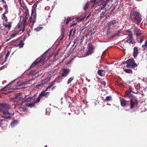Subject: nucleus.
<instances>
[{
  "label": "nucleus",
  "mask_w": 147,
  "mask_h": 147,
  "mask_svg": "<svg viewBox=\"0 0 147 147\" xmlns=\"http://www.w3.org/2000/svg\"><path fill=\"white\" fill-rule=\"evenodd\" d=\"M106 51H104L103 52V53H102V55H105V53H106Z\"/></svg>",
  "instance_id": "obj_64"
},
{
  "label": "nucleus",
  "mask_w": 147,
  "mask_h": 147,
  "mask_svg": "<svg viewBox=\"0 0 147 147\" xmlns=\"http://www.w3.org/2000/svg\"><path fill=\"white\" fill-rule=\"evenodd\" d=\"M70 69H69L63 68L62 70V73L61 74V76H58V78H59L60 77H67L69 72H70Z\"/></svg>",
  "instance_id": "obj_7"
},
{
  "label": "nucleus",
  "mask_w": 147,
  "mask_h": 147,
  "mask_svg": "<svg viewBox=\"0 0 147 147\" xmlns=\"http://www.w3.org/2000/svg\"><path fill=\"white\" fill-rule=\"evenodd\" d=\"M89 5V2H87L86 3L85 5L84 9V10H86L87 9L88 5Z\"/></svg>",
  "instance_id": "obj_33"
},
{
  "label": "nucleus",
  "mask_w": 147,
  "mask_h": 147,
  "mask_svg": "<svg viewBox=\"0 0 147 147\" xmlns=\"http://www.w3.org/2000/svg\"><path fill=\"white\" fill-rule=\"evenodd\" d=\"M101 84L104 85V86H106V82L105 81H102L101 82Z\"/></svg>",
  "instance_id": "obj_50"
},
{
  "label": "nucleus",
  "mask_w": 147,
  "mask_h": 147,
  "mask_svg": "<svg viewBox=\"0 0 147 147\" xmlns=\"http://www.w3.org/2000/svg\"><path fill=\"white\" fill-rule=\"evenodd\" d=\"M105 13V12H102L101 13V15L100 16V18H102L103 16L104 15V14Z\"/></svg>",
  "instance_id": "obj_54"
},
{
  "label": "nucleus",
  "mask_w": 147,
  "mask_h": 147,
  "mask_svg": "<svg viewBox=\"0 0 147 147\" xmlns=\"http://www.w3.org/2000/svg\"><path fill=\"white\" fill-rule=\"evenodd\" d=\"M130 107L131 109L133 108L134 107L135 102L133 101V99H131L130 100Z\"/></svg>",
  "instance_id": "obj_22"
},
{
  "label": "nucleus",
  "mask_w": 147,
  "mask_h": 147,
  "mask_svg": "<svg viewBox=\"0 0 147 147\" xmlns=\"http://www.w3.org/2000/svg\"><path fill=\"white\" fill-rule=\"evenodd\" d=\"M111 96H107L105 99L104 100V101H111Z\"/></svg>",
  "instance_id": "obj_34"
},
{
  "label": "nucleus",
  "mask_w": 147,
  "mask_h": 147,
  "mask_svg": "<svg viewBox=\"0 0 147 147\" xmlns=\"http://www.w3.org/2000/svg\"><path fill=\"white\" fill-rule=\"evenodd\" d=\"M50 80V77L48 76L46 78L42 80V82L44 85L45 84L47 83Z\"/></svg>",
  "instance_id": "obj_19"
},
{
  "label": "nucleus",
  "mask_w": 147,
  "mask_h": 147,
  "mask_svg": "<svg viewBox=\"0 0 147 147\" xmlns=\"http://www.w3.org/2000/svg\"><path fill=\"white\" fill-rule=\"evenodd\" d=\"M24 44L23 41H21L19 42H16L14 45V46L16 47H19L20 48L23 47Z\"/></svg>",
  "instance_id": "obj_10"
},
{
  "label": "nucleus",
  "mask_w": 147,
  "mask_h": 147,
  "mask_svg": "<svg viewBox=\"0 0 147 147\" xmlns=\"http://www.w3.org/2000/svg\"><path fill=\"white\" fill-rule=\"evenodd\" d=\"M117 23H118V22L116 20H112L107 23L106 27L110 28L113 29L114 27L115 24Z\"/></svg>",
  "instance_id": "obj_6"
},
{
  "label": "nucleus",
  "mask_w": 147,
  "mask_h": 147,
  "mask_svg": "<svg viewBox=\"0 0 147 147\" xmlns=\"http://www.w3.org/2000/svg\"><path fill=\"white\" fill-rule=\"evenodd\" d=\"M140 29H138L137 28H135L134 31V34H136L137 33H138L140 32Z\"/></svg>",
  "instance_id": "obj_35"
},
{
  "label": "nucleus",
  "mask_w": 147,
  "mask_h": 147,
  "mask_svg": "<svg viewBox=\"0 0 147 147\" xmlns=\"http://www.w3.org/2000/svg\"><path fill=\"white\" fill-rule=\"evenodd\" d=\"M130 16V20L134 22L135 21V23L137 25H139L142 20L141 16L140 13L136 11H134Z\"/></svg>",
  "instance_id": "obj_1"
},
{
  "label": "nucleus",
  "mask_w": 147,
  "mask_h": 147,
  "mask_svg": "<svg viewBox=\"0 0 147 147\" xmlns=\"http://www.w3.org/2000/svg\"><path fill=\"white\" fill-rule=\"evenodd\" d=\"M125 62L127 64L126 67H127L134 68L137 66V65L135 63L134 60L133 59H130L125 61Z\"/></svg>",
  "instance_id": "obj_4"
},
{
  "label": "nucleus",
  "mask_w": 147,
  "mask_h": 147,
  "mask_svg": "<svg viewBox=\"0 0 147 147\" xmlns=\"http://www.w3.org/2000/svg\"><path fill=\"white\" fill-rule=\"evenodd\" d=\"M37 4L35 3L33 6L32 9L31 16L30 17L28 22L30 23H32V26L34 25L36 22V7Z\"/></svg>",
  "instance_id": "obj_2"
},
{
  "label": "nucleus",
  "mask_w": 147,
  "mask_h": 147,
  "mask_svg": "<svg viewBox=\"0 0 147 147\" xmlns=\"http://www.w3.org/2000/svg\"><path fill=\"white\" fill-rule=\"evenodd\" d=\"M9 55L10 52L9 51H8L7 54L5 55V59H6L7 57L9 56Z\"/></svg>",
  "instance_id": "obj_48"
},
{
  "label": "nucleus",
  "mask_w": 147,
  "mask_h": 147,
  "mask_svg": "<svg viewBox=\"0 0 147 147\" xmlns=\"http://www.w3.org/2000/svg\"><path fill=\"white\" fill-rule=\"evenodd\" d=\"M77 23H73L71 25V27H72L75 25H76V24Z\"/></svg>",
  "instance_id": "obj_60"
},
{
  "label": "nucleus",
  "mask_w": 147,
  "mask_h": 147,
  "mask_svg": "<svg viewBox=\"0 0 147 147\" xmlns=\"http://www.w3.org/2000/svg\"><path fill=\"white\" fill-rule=\"evenodd\" d=\"M88 48L86 53V55H88L92 53L93 51L94 47L91 43L88 44Z\"/></svg>",
  "instance_id": "obj_9"
},
{
  "label": "nucleus",
  "mask_w": 147,
  "mask_h": 147,
  "mask_svg": "<svg viewBox=\"0 0 147 147\" xmlns=\"http://www.w3.org/2000/svg\"><path fill=\"white\" fill-rule=\"evenodd\" d=\"M48 51H49V50H47V51H45L44 52V55H45V54H47V53H48Z\"/></svg>",
  "instance_id": "obj_61"
},
{
  "label": "nucleus",
  "mask_w": 147,
  "mask_h": 147,
  "mask_svg": "<svg viewBox=\"0 0 147 147\" xmlns=\"http://www.w3.org/2000/svg\"><path fill=\"white\" fill-rule=\"evenodd\" d=\"M143 40H144V39L142 38H140V41L139 42V43H141L143 41Z\"/></svg>",
  "instance_id": "obj_53"
},
{
  "label": "nucleus",
  "mask_w": 147,
  "mask_h": 147,
  "mask_svg": "<svg viewBox=\"0 0 147 147\" xmlns=\"http://www.w3.org/2000/svg\"><path fill=\"white\" fill-rule=\"evenodd\" d=\"M145 47L144 48V49H145V48H147V40L145 41V44L142 46V47Z\"/></svg>",
  "instance_id": "obj_44"
},
{
  "label": "nucleus",
  "mask_w": 147,
  "mask_h": 147,
  "mask_svg": "<svg viewBox=\"0 0 147 147\" xmlns=\"http://www.w3.org/2000/svg\"><path fill=\"white\" fill-rule=\"evenodd\" d=\"M27 19L26 18H23V20H22V25L23 27L19 30V32H22L21 33H22L24 32L25 30V26L26 25L27 22Z\"/></svg>",
  "instance_id": "obj_8"
},
{
  "label": "nucleus",
  "mask_w": 147,
  "mask_h": 147,
  "mask_svg": "<svg viewBox=\"0 0 147 147\" xmlns=\"http://www.w3.org/2000/svg\"><path fill=\"white\" fill-rule=\"evenodd\" d=\"M3 34L4 35L7 34L8 32V31L6 30L5 28L2 29Z\"/></svg>",
  "instance_id": "obj_37"
},
{
  "label": "nucleus",
  "mask_w": 147,
  "mask_h": 147,
  "mask_svg": "<svg viewBox=\"0 0 147 147\" xmlns=\"http://www.w3.org/2000/svg\"><path fill=\"white\" fill-rule=\"evenodd\" d=\"M34 97H30L28 98L26 100H25V102H31L32 101V100H34Z\"/></svg>",
  "instance_id": "obj_21"
},
{
  "label": "nucleus",
  "mask_w": 147,
  "mask_h": 147,
  "mask_svg": "<svg viewBox=\"0 0 147 147\" xmlns=\"http://www.w3.org/2000/svg\"><path fill=\"white\" fill-rule=\"evenodd\" d=\"M111 13H109L108 15L106 16V18H107L111 16Z\"/></svg>",
  "instance_id": "obj_58"
},
{
  "label": "nucleus",
  "mask_w": 147,
  "mask_h": 147,
  "mask_svg": "<svg viewBox=\"0 0 147 147\" xmlns=\"http://www.w3.org/2000/svg\"><path fill=\"white\" fill-rule=\"evenodd\" d=\"M26 106L27 107H34L35 105V103L34 102H32L31 103L26 104Z\"/></svg>",
  "instance_id": "obj_23"
},
{
  "label": "nucleus",
  "mask_w": 147,
  "mask_h": 147,
  "mask_svg": "<svg viewBox=\"0 0 147 147\" xmlns=\"http://www.w3.org/2000/svg\"><path fill=\"white\" fill-rule=\"evenodd\" d=\"M79 38H77L76 39L74 42V44H76V45H78L79 43Z\"/></svg>",
  "instance_id": "obj_40"
},
{
  "label": "nucleus",
  "mask_w": 147,
  "mask_h": 147,
  "mask_svg": "<svg viewBox=\"0 0 147 147\" xmlns=\"http://www.w3.org/2000/svg\"><path fill=\"white\" fill-rule=\"evenodd\" d=\"M73 18L72 17H69L66 19V21L65 22V24H67L69 22H71L73 19Z\"/></svg>",
  "instance_id": "obj_25"
},
{
  "label": "nucleus",
  "mask_w": 147,
  "mask_h": 147,
  "mask_svg": "<svg viewBox=\"0 0 147 147\" xmlns=\"http://www.w3.org/2000/svg\"><path fill=\"white\" fill-rule=\"evenodd\" d=\"M138 49L136 47H135L134 48V52L133 55L134 58H136L138 56Z\"/></svg>",
  "instance_id": "obj_13"
},
{
  "label": "nucleus",
  "mask_w": 147,
  "mask_h": 147,
  "mask_svg": "<svg viewBox=\"0 0 147 147\" xmlns=\"http://www.w3.org/2000/svg\"><path fill=\"white\" fill-rule=\"evenodd\" d=\"M2 16V19L4 20L5 22H7L8 20L7 17L4 14H3Z\"/></svg>",
  "instance_id": "obj_30"
},
{
  "label": "nucleus",
  "mask_w": 147,
  "mask_h": 147,
  "mask_svg": "<svg viewBox=\"0 0 147 147\" xmlns=\"http://www.w3.org/2000/svg\"><path fill=\"white\" fill-rule=\"evenodd\" d=\"M41 98L42 97L40 96V94H39V96L37 99L36 100L33 101L35 103V104L36 103H38L40 102V100Z\"/></svg>",
  "instance_id": "obj_29"
},
{
  "label": "nucleus",
  "mask_w": 147,
  "mask_h": 147,
  "mask_svg": "<svg viewBox=\"0 0 147 147\" xmlns=\"http://www.w3.org/2000/svg\"><path fill=\"white\" fill-rule=\"evenodd\" d=\"M49 90V89L47 87V88H46V89L44 90V91H45V92L47 91L48 90Z\"/></svg>",
  "instance_id": "obj_63"
},
{
  "label": "nucleus",
  "mask_w": 147,
  "mask_h": 147,
  "mask_svg": "<svg viewBox=\"0 0 147 147\" xmlns=\"http://www.w3.org/2000/svg\"><path fill=\"white\" fill-rule=\"evenodd\" d=\"M15 97H16L19 101H20L23 98V95L20 93H19Z\"/></svg>",
  "instance_id": "obj_18"
},
{
  "label": "nucleus",
  "mask_w": 147,
  "mask_h": 147,
  "mask_svg": "<svg viewBox=\"0 0 147 147\" xmlns=\"http://www.w3.org/2000/svg\"><path fill=\"white\" fill-rule=\"evenodd\" d=\"M40 94V96L42 97L43 96L45 97L46 98H47L48 96L50 95V93L49 92H45V91L42 92Z\"/></svg>",
  "instance_id": "obj_12"
},
{
  "label": "nucleus",
  "mask_w": 147,
  "mask_h": 147,
  "mask_svg": "<svg viewBox=\"0 0 147 147\" xmlns=\"http://www.w3.org/2000/svg\"><path fill=\"white\" fill-rule=\"evenodd\" d=\"M61 33L62 34H63L64 33V31L65 30V29L64 28H63L64 25L62 24L61 25Z\"/></svg>",
  "instance_id": "obj_39"
},
{
  "label": "nucleus",
  "mask_w": 147,
  "mask_h": 147,
  "mask_svg": "<svg viewBox=\"0 0 147 147\" xmlns=\"http://www.w3.org/2000/svg\"><path fill=\"white\" fill-rule=\"evenodd\" d=\"M56 82V80H54L51 83V84H50V86L52 87L54 84Z\"/></svg>",
  "instance_id": "obj_47"
},
{
  "label": "nucleus",
  "mask_w": 147,
  "mask_h": 147,
  "mask_svg": "<svg viewBox=\"0 0 147 147\" xmlns=\"http://www.w3.org/2000/svg\"><path fill=\"white\" fill-rule=\"evenodd\" d=\"M44 84L42 82L40 84H37L36 86V88H39V87L42 86Z\"/></svg>",
  "instance_id": "obj_38"
},
{
  "label": "nucleus",
  "mask_w": 147,
  "mask_h": 147,
  "mask_svg": "<svg viewBox=\"0 0 147 147\" xmlns=\"http://www.w3.org/2000/svg\"><path fill=\"white\" fill-rule=\"evenodd\" d=\"M25 18H26L27 19L28 18V16H29V12L28 11V10H27L26 12H25Z\"/></svg>",
  "instance_id": "obj_43"
},
{
  "label": "nucleus",
  "mask_w": 147,
  "mask_h": 147,
  "mask_svg": "<svg viewBox=\"0 0 147 147\" xmlns=\"http://www.w3.org/2000/svg\"><path fill=\"white\" fill-rule=\"evenodd\" d=\"M132 36L133 34H129L127 38V41H129V43H130L133 39Z\"/></svg>",
  "instance_id": "obj_15"
},
{
  "label": "nucleus",
  "mask_w": 147,
  "mask_h": 147,
  "mask_svg": "<svg viewBox=\"0 0 147 147\" xmlns=\"http://www.w3.org/2000/svg\"><path fill=\"white\" fill-rule=\"evenodd\" d=\"M11 108L10 106L8 104L2 103L0 104V109L3 113L5 115H11L8 111V110Z\"/></svg>",
  "instance_id": "obj_3"
},
{
  "label": "nucleus",
  "mask_w": 147,
  "mask_h": 147,
  "mask_svg": "<svg viewBox=\"0 0 147 147\" xmlns=\"http://www.w3.org/2000/svg\"><path fill=\"white\" fill-rule=\"evenodd\" d=\"M11 22H8L7 24H3V25L5 28H7L9 29L11 27Z\"/></svg>",
  "instance_id": "obj_24"
},
{
  "label": "nucleus",
  "mask_w": 147,
  "mask_h": 147,
  "mask_svg": "<svg viewBox=\"0 0 147 147\" xmlns=\"http://www.w3.org/2000/svg\"><path fill=\"white\" fill-rule=\"evenodd\" d=\"M2 117L6 119H10L11 118V117L10 116H2Z\"/></svg>",
  "instance_id": "obj_45"
},
{
  "label": "nucleus",
  "mask_w": 147,
  "mask_h": 147,
  "mask_svg": "<svg viewBox=\"0 0 147 147\" xmlns=\"http://www.w3.org/2000/svg\"><path fill=\"white\" fill-rule=\"evenodd\" d=\"M107 30L106 31V33L107 34V35L108 36L111 33V29H112V28H107Z\"/></svg>",
  "instance_id": "obj_27"
},
{
  "label": "nucleus",
  "mask_w": 147,
  "mask_h": 147,
  "mask_svg": "<svg viewBox=\"0 0 147 147\" xmlns=\"http://www.w3.org/2000/svg\"><path fill=\"white\" fill-rule=\"evenodd\" d=\"M18 121L14 120L11 122V126L12 127H14L18 124Z\"/></svg>",
  "instance_id": "obj_20"
},
{
  "label": "nucleus",
  "mask_w": 147,
  "mask_h": 147,
  "mask_svg": "<svg viewBox=\"0 0 147 147\" xmlns=\"http://www.w3.org/2000/svg\"><path fill=\"white\" fill-rule=\"evenodd\" d=\"M105 73V71L103 70L99 69L98 72V75L102 77H103L104 76Z\"/></svg>",
  "instance_id": "obj_16"
},
{
  "label": "nucleus",
  "mask_w": 147,
  "mask_h": 147,
  "mask_svg": "<svg viewBox=\"0 0 147 147\" xmlns=\"http://www.w3.org/2000/svg\"><path fill=\"white\" fill-rule=\"evenodd\" d=\"M44 61L42 58H41L39 61L36 60L31 65L30 68H32L35 66H39L43 63Z\"/></svg>",
  "instance_id": "obj_5"
},
{
  "label": "nucleus",
  "mask_w": 147,
  "mask_h": 147,
  "mask_svg": "<svg viewBox=\"0 0 147 147\" xmlns=\"http://www.w3.org/2000/svg\"><path fill=\"white\" fill-rule=\"evenodd\" d=\"M135 104L136 105H137L138 104V102L137 100H136L135 103Z\"/></svg>",
  "instance_id": "obj_62"
},
{
  "label": "nucleus",
  "mask_w": 147,
  "mask_h": 147,
  "mask_svg": "<svg viewBox=\"0 0 147 147\" xmlns=\"http://www.w3.org/2000/svg\"><path fill=\"white\" fill-rule=\"evenodd\" d=\"M120 102L121 105L122 107H124L126 106L127 103L129 102V101H127L124 99H120Z\"/></svg>",
  "instance_id": "obj_11"
},
{
  "label": "nucleus",
  "mask_w": 147,
  "mask_h": 147,
  "mask_svg": "<svg viewBox=\"0 0 147 147\" xmlns=\"http://www.w3.org/2000/svg\"><path fill=\"white\" fill-rule=\"evenodd\" d=\"M43 28V27L42 26H39L36 27L34 29V30L36 32H38L41 30H42Z\"/></svg>",
  "instance_id": "obj_26"
},
{
  "label": "nucleus",
  "mask_w": 147,
  "mask_h": 147,
  "mask_svg": "<svg viewBox=\"0 0 147 147\" xmlns=\"http://www.w3.org/2000/svg\"><path fill=\"white\" fill-rule=\"evenodd\" d=\"M18 33V32H13L11 35L10 36L11 38H13Z\"/></svg>",
  "instance_id": "obj_41"
},
{
  "label": "nucleus",
  "mask_w": 147,
  "mask_h": 147,
  "mask_svg": "<svg viewBox=\"0 0 147 147\" xmlns=\"http://www.w3.org/2000/svg\"><path fill=\"white\" fill-rule=\"evenodd\" d=\"M4 8L5 10H6V11H7V10L8 9V7H7V5H4Z\"/></svg>",
  "instance_id": "obj_52"
},
{
  "label": "nucleus",
  "mask_w": 147,
  "mask_h": 147,
  "mask_svg": "<svg viewBox=\"0 0 147 147\" xmlns=\"http://www.w3.org/2000/svg\"><path fill=\"white\" fill-rule=\"evenodd\" d=\"M96 0H92L91 2L94 4H97L96 3Z\"/></svg>",
  "instance_id": "obj_51"
},
{
  "label": "nucleus",
  "mask_w": 147,
  "mask_h": 147,
  "mask_svg": "<svg viewBox=\"0 0 147 147\" xmlns=\"http://www.w3.org/2000/svg\"><path fill=\"white\" fill-rule=\"evenodd\" d=\"M12 101L13 102V105H15L17 104L19 101L16 98V97L13 99Z\"/></svg>",
  "instance_id": "obj_31"
},
{
  "label": "nucleus",
  "mask_w": 147,
  "mask_h": 147,
  "mask_svg": "<svg viewBox=\"0 0 147 147\" xmlns=\"http://www.w3.org/2000/svg\"><path fill=\"white\" fill-rule=\"evenodd\" d=\"M125 96L129 98H131L133 97V95L131 94V92L130 91H127L125 92Z\"/></svg>",
  "instance_id": "obj_14"
},
{
  "label": "nucleus",
  "mask_w": 147,
  "mask_h": 147,
  "mask_svg": "<svg viewBox=\"0 0 147 147\" xmlns=\"http://www.w3.org/2000/svg\"><path fill=\"white\" fill-rule=\"evenodd\" d=\"M86 27H85L84 28H80L79 30L80 31V32H81V31H82Z\"/></svg>",
  "instance_id": "obj_56"
},
{
  "label": "nucleus",
  "mask_w": 147,
  "mask_h": 147,
  "mask_svg": "<svg viewBox=\"0 0 147 147\" xmlns=\"http://www.w3.org/2000/svg\"><path fill=\"white\" fill-rule=\"evenodd\" d=\"M121 33V30H118L117 31V34H118V35L119 34H120Z\"/></svg>",
  "instance_id": "obj_57"
},
{
  "label": "nucleus",
  "mask_w": 147,
  "mask_h": 147,
  "mask_svg": "<svg viewBox=\"0 0 147 147\" xmlns=\"http://www.w3.org/2000/svg\"><path fill=\"white\" fill-rule=\"evenodd\" d=\"M126 32L129 33V34H133L131 31L129 30H126Z\"/></svg>",
  "instance_id": "obj_49"
},
{
  "label": "nucleus",
  "mask_w": 147,
  "mask_h": 147,
  "mask_svg": "<svg viewBox=\"0 0 147 147\" xmlns=\"http://www.w3.org/2000/svg\"><path fill=\"white\" fill-rule=\"evenodd\" d=\"M73 29H72L71 30L70 32H69V35H70L71 34L72 32V31H73Z\"/></svg>",
  "instance_id": "obj_59"
},
{
  "label": "nucleus",
  "mask_w": 147,
  "mask_h": 147,
  "mask_svg": "<svg viewBox=\"0 0 147 147\" xmlns=\"http://www.w3.org/2000/svg\"><path fill=\"white\" fill-rule=\"evenodd\" d=\"M56 87V86H53L51 88V90H53Z\"/></svg>",
  "instance_id": "obj_55"
},
{
  "label": "nucleus",
  "mask_w": 147,
  "mask_h": 147,
  "mask_svg": "<svg viewBox=\"0 0 147 147\" xmlns=\"http://www.w3.org/2000/svg\"><path fill=\"white\" fill-rule=\"evenodd\" d=\"M26 105H21L20 107H19L18 108L21 111H23L27 110V109L26 107Z\"/></svg>",
  "instance_id": "obj_17"
},
{
  "label": "nucleus",
  "mask_w": 147,
  "mask_h": 147,
  "mask_svg": "<svg viewBox=\"0 0 147 147\" xmlns=\"http://www.w3.org/2000/svg\"><path fill=\"white\" fill-rule=\"evenodd\" d=\"M142 33L139 32L138 33H137L136 35L137 37H138L142 35Z\"/></svg>",
  "instance_id": "obj_46"
},
{
  "label": "nucleus",
  "mask_w": 147,
  "mask_h": 147,
  "mask_svg": "<svg viewBox=\"0 0 147 147\" xmlns=\"http://www.w3.org/2000/svg\"><path fill=\"white\" fill-rule=\"evenodd\" d=\"M124 71L127 73L132 74L133 73L132 71L130 69H123Z\"/></svg>",
  "instance_id": "obj_28"
},
{
  "label": "nucleus",
  "mask_w": 147,
  "mask_h": 147,
  "mask_svg": "<svg viewBox=\"0 0 147 147\" xmlns=\"http://www.w3.org/2000/svg\"><path fill=\"white\" fill-rule=\"evenodd\" d=\"M85 17H76V19L78 21H82L84 20Z\"/></svg>",
  "instance_id": "obj_32"
},
{
  "label": "nucleus",
  "mask_w": 147,
  "mask_h": 147,
  "mask_svg": "<svg viewBox=\"0 0 147 147\" xmlns=\"http://www.w3.org/2000/svg\"><path fill=\"white\" fill-rule=\"evenodd\" d=\"M74 79V77H73L70 78L68 80L67 82V84H69Z\"/></svg>",
  "instance_id": "obj_36"
},
{
  "label": "nucleus",
  "mask_w": 147,
  "mask_h": 147,
  "mask_svg": "<svg viewBox=\"0 0 147 147\" xmlns=\"http://www.w3.org/2000/svg\"><path fill=\"white\" fill-rule=\"evenodd\" d=\"M84 36H82L81 38L80 39L79 38V42L80 43V44H81L83 41L84 39Z\"/></svg>",
  "instance_id": "obj_42"
}]
</instances>
